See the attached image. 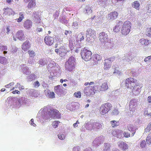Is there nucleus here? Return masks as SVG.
<instances>
[{"instance_id":"1","label":"nucleus","mask_w":151,"mask_h":151,"mask_svg":"<svg viewBox=\"0 0 151 151\" xmlns=\"http://www.w3.org/2000/svg\"><path fill=\"white\" fill-rule=\"evenodd\" d=\"M94 83L93 82H91L90 83L86 82L84 84L85 86L89 85V86L86 87L84 90V93L87 96H92L95 94L96 91V86H91Z\"/></svg>"},{"instance_id":"2","label":"nucleus","mask_w":151,"mask_h":151,"mask_svg":"<svg viewBox=\"0 0 151 151\" xmlns=\"http://www.w3.org/2000/svg\"><path fill=\"white\" fill-rule=\"evenodd\" d=\"M76 65V59L73 56L70 57L68 60L66 62L65 64V68L66 70L71 71H73L75 68Z\"/></svg>"},{"instance_id":"3","label":"nucleus","mask_w":151,"mask_h":151,"mask_svg":"<svg viewBox=\"0 0 151 151\" xmlns=\"http://www.w3.org/2000/svg\"><path fill=\"white\" fill-rule=\"evenodd\" d=\"M131 26L132 24L130 21H125L122 24L121 28V33L122 34L124 35H128L130 32Z\"/></svg>"},{"instance_id":"4","label":"nucleus","mask_w":151,"mask_h":151,"mask_svg":"<svg viewBox=\"0 0 151 151\" xmlns=\"http://www.w3.org/2000/svg\"><path fill=\"white\" fill-rule=\"evenodd\" d=\"M112 106L110 103H106L101 105L100 108V113L102 115L108 112L111 109Z\"/></svg>"},{"instance_id":"5","label":"nucleus","mask_w":151,"mask_h":151,"mask_svg":"<svg viewBox=\"0 0 151 151\" xmlns=\"http://www.w3.org/2000/svg\"><path fill=\"white\" fill-rule=\"evenodd\" d=\"M91 52L87 49L84 48L81 51V55L85 61H87L91 59Z\"/></svg>"},{"instance_id":"6","label":"nucleus","mask_w":151,"mask_h":151,"mask_svg":"<svg viewBox=\"0 0 151 151\" xmlns=\"http://www.w3.org/2000/svg\"><path fill=\"white\" fill-rule=\"evenodd\" d=\"M136 81L134 78L130 77L127 79L125 81V86L128 88L132 89Z\"/></svg>"},{"instance_id":"7","label":"nucleus","mask_w":151,"mask_h":151,"mask_svg":"<svg viewBox=\"0 0 151 151\" xmlns=\"http://www.w3.org/2000/svg\"><path fill=\"white\" fill-rule=\"evenodd\" d=\"M137 101L135 99H132L129 102V109L132 112L137 110Z\"/></svg>"},{"instance_id":"8","label":"nucleus","mask_w":151,"mask_h":151,"mask_svg":"<svg viewBox=\"0 0 151 151\" xmlns=\"http://www.w3.org/2000/svg\"><path fill=\"white\" fill-rule=\"evenodd\" d=\"M142 87V86H141L138 84H136L132 88L131 91L133 95L136 96L139 94Z\"/></svg>"},{"instance_id":"9","label":"nucleus","mask_w":151,"mask_h":151,"mask_svg":"<svg viewBox=\"0 0 151 151\" xmlns=\"http://www.w3.org/2000/svg\"><path fill=\"white\" fill-rule=\"evenodd\" d=\"M48 114L50 117L53 118L58 117L60 114L58 111L56 109H54L53 108L50 109H48Z\"/></svg>"},{"instance_id":"10","label":"nucleus","mask_w":151,"mask_h":151,"mask_svg":"<svg viewBox=\"0 0 151 151\" xmlns=\"http://www.w3.org/2000/svg\"><path fill=\"white\" fill-rule=\"evenodd\" d=\"M101 59V55L98 54H94L93 56L92 63L93 65H98L100 63Z\"/></svg>"},{"instance_id":"11","label":"nucleus","mask_w":151,"mask_h":151,"mask_svg":"<svg viewBox=\"0 0 151 151\" xmlns=\"http://www.w3.org/2000/svg\"><path fill=\"white\" fill-rule=\"evenodd\" d=\"M45 43L47 45L51 46L54 42V38L49 35L46 36L44 39Z\"/></svg>"},{"instance_id":"12","label":"nucleus","mask_w":151,"mask_h":151,"mask_svg":"<svg viewBox=\"0 0 151 151\" xmlns=\"http://www.w3.org/2000/svg\"><path fill=\"white\" fill-rule=\"evenodd\" d=\"M4 12L3 15L4 16H10L14 15L15 13L12 9L7 7L3 9Z\"/></svg>"},{"instance_id":"13","label":"nucleus","mask_w":151,"mask_h":151,"mask_svg":"<svg viewBox=\"0 0 151 151\" xmlns=\"http://www.w3.org/2000/svg\"><path fill=\"white\" fill-rule=\"evenodd\" d=\"M99 40L102 42H106L108 39V35L104 32H102L99 35Z\"/></svg>"},{"instance_id":"14","label":"nucleus","mask_w":151,"mask_h":151,"mask_svg":"<svg viewBox=\"0 0 151 151\" xmlns=\"http://www.w3.org/2000/svg\"><path fill=\"white\" fill-rule=\"evenodd\" d=\"M117 144L119 149L125 151L128 148V145L123 141H119Z\"/></svg>"},{"instance_id":"15","label":"nucleus","mask_w":151,"mask_h":151,"mask_svg":"<svg viewBox=\"0 0 151 151\" xmlns=\"http://www.w3.org/2000/svg\"><path fill=\"white\" fill-rule=\"evenodd\" d=\"M15 36L16 38L20 40H24L25 37L23 32L22 30H19L16 33Z\"/></svg>"},{"instance_id":"16","label":"nucleus","mask_w":151,"mask_h":151,"mask_svg":"<svg viewBox=\"0 0 151 151\" xmlns=\"http://www.w3.org/2000/svg\"><path fill=\"white\" fill-rule=\"evenodd\" d=\"M23 24V26L25 29H29L32 27V22L31 20L27 19L24 22Z\"/></svg>"},{"instance_id":"17","label":"nucleus","mask_w":151,"mask_h":151,"mask_svg":"<svg viewBox=\"0 0 151 151\" xmlns=\"http://www.w3.org/2000/svg\"><path fill=\"white\" fill-rule=\"evenodd\" d=\"M63 87L62 85H58L55 86V92L58 95H61L63 92Z\"/></svg>"},{"instance_id":"18","label":"nucleus","mask_w":151,"mask_h":151,"mask_svg":"<svg viewBox=\"0 0 151 151\" xmlns=\"http://www.w3.org/2000/svg\"><path fill=\"white\" fill-rule=\"evenodd\" d=\"M118 15V13L117 12H112L108 14V19L112 20L116 19Z\"/></svg>"},{"instance_id":"19","label":"nucleus","mask_w":151,"mask_h":151,"mask_svg":"<svg viewBox=\"0 0 151 151\" xmlns=\"http://www.w3.org/2000/svg\"><path fill=\"white\" fill-rule=\"evenodd\" d=\"M33 15L34 17V19H33L34 22L37 24L40 23L41 22V19L39 14L35 12L33 13Z\"/></svg>"},{"instance_id":"20","label":"nucleus","mask_w":151,"mask_h":151,"mask_svg":"<svg viewBox=\"0 0 151 151\" xmlns=\"http://www.w3.org/2000/svg\"><path fill=\"white\" fill-rule=\"evenodd\" d=\"M104 127L103 124L102 123H99L98 122H94L93 124V129H102Z\"/></svg>"},{"instance_id":"21","label":"nucleus","mask_w":151,"mask_h":151,"mask_svg":"<svg viewBox=\"0 0 151 151\" xmlns=\"http://www.w3.org/2000/svg\"><path fill=\"white\" fill-rule=\"evenodd\" d=\"M45 95L48 98L53 99L55 98V94L53 92H51L47 90L45 91Z\"/></svg>"},{"instance_id":"22","label":"nucleus","mask_w":151,"mask_h":151,"mask_svg":"<svg viewBox=\"0 0 151 151\" xmlns=\"http://www.w3.org/2000/svg\"><path fill=\"white\" fill-rule=\"evenodd\" d=\"M30 47V45L29 41H26L22 45V49L24 51H26L28 50Z\"/></svg>"},{"instance_id":"23","label":"nucleus","mask_w":151,"mask_h":151,"mask_svg":"<svg viewBox=\"0 0 151 151\" xmlns=\"http://www.w3.org/2000/svg\"><path fill=\"white\" fill-rule=\"evenodd\" d=\"M108 89L107 83L106 82H104L99 87L100 91H105Z\"/></svg>"},{"instance_id":"24","label":"nucleus","mask_w":151,"mask_h":151,"mask_svg":"<svg viewBox=\"0 0 151 151\" xmlns=\"http://www.w3.org/2000/svg\"><path fill=\"white\" fill-rule=\"evenodd\" d=\"M122 24L123 22L122 21H119L113 29L114 31L116 32H119L120 31V29Z\"/></svg>"},{"instance_id":"25","label":"nucleus","mask_w":151,"mask_h":151,"mask_svg":"<svg viewBox=\"0 0 151 151\" xmlns=\"http://www.w3.org/2000/svg\"><path fill=\"white\" fill-rule=\"evenodd\" d=\"M86 32V35L88 36L93 37L95 36L96 33L95 31L92 30L91 29H88Z\"/></svg>"},{"instance_id":"26","label":"nucleus","mask_w":151,"mask_h":151,"mask_svg":"<svg viewBox=\"0 0 151 151\" xmlns=\"http://www.w3.org/2000/svg\"><path fill=\"white\" fill-rule=\"evenodd\" d=\"M21 67L23 72L24 73L26 74H28L29 72V69L28 67L25 66V65L24 64L21 65Z\"/></svg>"},{"instance_id":"27","label":"nucleus","mask_w":151,"mask_h":151,"mask_svg":"<svg viewBox=\"0 0 151 151\" xmlns=\"http://www.w3.org/2000/svg\"><path fill=\"white\" fill-rule=\"evenodd\" d=\"M139 41L141 44L143 45H147L150 44L149 40L144 39H140Z\"/></svg>"},{"instance_id":"28","label":"nucleus","mask_w":151,"mask_h":151,"mask_svg":"<svg viewBox=\"0 0 151 151\" xmlns=\"http://www.w3.org/2000/svg\"><path fill=\"white\" fill-rule=\"evenodd\" d=\"M132 6L137 10H139V9L140 4L138 1H135L133 2L132 4Z\"/></svg>"},{"instance_id":"29","label":"nucleus","mask_w":151,"mask_h":151,"mask_svg":"<svg viewBox=\"0 0 151 151\" xmlns=\"http://www.w3.org/2000/svg\"><path fill=\"white\" fill-rule=\"evenodd\" d=\"M104 69L105 70H107L111 67V63L109 62L106 61L105 60H104Z\"/></svg>"},{"instance_id":"30","label":"nucleus","mask_w":151,"mask_h":151,"mask_svg":"<svg viewBox=\"0 0 151 151\" xmlns=\"http://www.w3.org/2000/svg\"><path fill=\"white\" fill-rule=\"evenodd\" d=\"M35 0H31L29 3L28 7L29 8H32L35 6Z\"/></svg>"},{"instance_id":"31","label":"nucleus","mask_w":151,"mask_h":151,"mask_svg":"<svg viewBox=\"0 0 151 151\" xmlns=\"http://www.w3.org/2000/svg\"><path fill=\"white\" fill-rule=\"evenodd\" d=\"M19 18L16 19L15 20H16L19 23L21 22L24 19V15L22 12L19 13Z\"/></svg>"},{"instance_id":"32","label":"nucleus","mask_w":151,"mask_h":151,"mask_svg":"<svg viewBox=\"0 0 151 151\" xmlns=\"http://www.w3.org/2000/svg\"><path fill=\"white\" fill-rule=\"evenodd\" d=\"M118 121H116L115 120H112L110 122V123L111 126L113 127H114L118 126Z\"/></svg>"},{"instance_id":"33","label":"nucleus","mask_w":151,"mask_h":151,"mask_svg":"<svg viewBox=\"0 0 151 151\" xmlns=\"http://www.w3.org/2000/svg\"><path fill=\"white\" fill-rule=\"evenodd\" d=\"M0 49L2 51H4L3 53L4 54L7 53V51L6 50H7V47L6 46V45H1L0 46Z\"/></svg>"},{"instance_id":"34","label":"nucleus","mask_w":151,"mask_h":151,"mask_svg":"<svg viewBox=\"0 0 151 151\" xmlns=\"http://www.w3.org/2000/svg\"><path fill=\"white\" fill-rule=\"evenodd\" d=\"M146 34L149 37H151V27L146 29Z\"/></svg>"},{"instance_id":"35","label":"nucleus","mask_w":151,"mask_h":151,"mask_svg":"<svg viewBox=\"0 0 151 151\" xmlns=\"http://www.w3.org/2000/svg\"><path fill=\"white\" fill-rule=\"evenodd\" d=\"M7 60L5 57L0 56V63L2 64H4L6 63Z\"/></svg>"},{"instance_id":"36","label":"nucleus","mask_w":151,"mask_h":151,"mask_svg":"<svg viewBox=\"0 0 151 151\" xmlns=\"http://www.w3.org/2000/svg\"><path fill=\"white\" fill-rule=\"evenodd\" d=\"M55 51L57 53H59L60 56H62V54H61L62 53H63V54L65 53V52L64 51H62L61 50V47H60L59 49H55Z\"/></svg>"},{"instance_id":"37","label":"nucleus","mask_w":151,"mask_h":151,"mask_svg":"<svg viewBox=\"0 0 151 151\" xmlns=\"http://www.w3.org/2000/svg\"><path fill=\"white\" fill-rule=\"evenodd\" d=\"M85 10L87 13L88 14H90L92 12L91 7L88 6H87L85 7Z\"/></svg>"},{"instance_id":"38","label":"nucleus","mask_w":151,"mask_h":151,"mask_svg":"<svg viewBox=\"0 0 151 151\" xmlns=\"http://www.w3.org/2000/svg\"><path fill=\"white\" fill-rule=\"evenodd\" d=\"M116 136L118 138H120L122 134V130H118L116 131Z\"/></svg>"},{"instance_id":"39","label":"nucleus","mask_w":151,"mask_h":151,"mask_svg":"<svg viewBox=\"0 0 151 151\" xmlns=\"http://www.w3.org/2000/svg\"><path fill=\"white\" fill-rule=\"evenodd\" d=\"M69 46L71 50H72L74 47V45L73 43V40H69Z\"/></svg>"},{"instance_id":"40","label":"nucleus","mask_w":151,"mask_h":151,"mask_svg":"<svg viewBox=\"0 0 151 151\" xmlns=\"http://www.w3.org/2000/svg\"><path fill=\"white\" fill-rule=\"evenodd\" d=\"M55 39L56 40V43L59 45L63 43V40L62 39L60 38L59 37H56Z\"/></svg>"},{"instance_id":"41","label":"nucleus","mask_w":151,"mask_h":151,"mask_svg":"<svg viewBox=\"0 0 151 151\" xmlns=\"http://www.w3.org/2000/svg\"><path fill=\"white\" fill-rule=\"evenodd\" d=\"M140 147L142 148H145L146 146V143L145 140H142L140 143Z\"/></svg>"},{"instance_id":"42","label":"nucleus","mask_w":151,"mask_h":151,"mask_svg":"<svg viewBox=\"0 0 151 151\" xmlns=\"http://www.w3.org/2000/svg\"><path fill=\"white\" fill-rule=\"evenodd\" d=\"M146 141L147 143L148 144H150L151 143V134H149L146 139Z\"/></svg>"},{"instance_id":"43","label":"nucleus","mask_w":151,"mask_h":151,"mask_svg":"<svg viewBox=\"0 0 151 151\" xmlns=\"http://www.w3.org/2000/svg\"><path fill=\"white\" fill-rule=\"evenodd\" d=\"M74 96L77 98H80L81 97V93L80 91L76 92L74 93Z\"/></svg>"},{"instance_id":"44","label":"nucleus","mask_w":151,"mask_h":151,"mask_svg":"<svg viewBox=\"0 0 151 151\" xmlns=\"http://www.w3.org/2000/svg\"><path fill=\"white\" fill-rule=\"evenodd\" d=\"M60 123V122L58 121H55L53 122L52 123V125L54 128H57L58 125L59 123Z\"/></svg>"},{"instance_id":"45","label":"nucleus","mask_w":151,"mask_h":151,"mask_svg":"<svg viewBox=\"0 0 151 151\" xmlns=\"http://www.w3.org/2000/svg\"><path fill=\"white\" fill-rule=\"evenodd\" d=\"M127 127L128 130L130 132L134 131V128L133 126L131 124H129L127 126Z\"/></svg>"},{"instance_id":"46","label":"nucleus","mask_w":151,"mask_h":151,"mask_svg":"<svg viewBox=\"0 0 151 151\" xmlns=\"http://www.w3.org/2000/svg\"><path fill=\"white\" fill-rule=\"evenodd\" d=\"M114 71L113 72L114 74H117L120 75L121 74V72L118 69H117V68H114Z\"/></svg>"},{"instance_id":"47","label":"nucleus","mask_w":151,"mask_h":151,"mask_svg":"<svg viewBox=\"0 0 151 151\" xmlns=\"http://www.w3.org/2000/svg\"><path fill=\"white\" fill-rule=\"evenodd\" d=\"M115 57H112L109 58L105 59V60L106 61H108V62H109L110 63H111V62L113 61Z\"/></svg>"},{"instance_id":"48","label":"nucleus","mask_w":151,"mask_h":151,"mask_svg":"<svg viewBox=\"0 0 151 151\" xmlns=\"http://www.w3.org/2000/svg\"><path fill=\"white\" fill-rule=\"evenodd\" d=\"M28 52L30 57H33L35 56V52L34 51L29 50Z\"/></svg>"},{"instance_id":"49","label":"nucleus","mask_w":151,"mask_h":151,"mask_svg":"<svg viewBox=\"0 0 151 151\" xmlns=\"http://www.w3.org/2000/svg\"><path fill=\"white\" fill-rule=\"evenodd\" d=\"M58 138L61 140L64 139L65 138V136L64 134H59L58 135Z\"/></svg>"},{"instance_id":"50","label":"nucleus","mask_w":151,"mask_h":151,"mask_svg":"<svg viewBox=\"0 0 151 151\" xmlns=\"http://www.w3.org/2000/svg\"><path fill=\"white\" fill-rule=\"evenodd\" d=\"M124 136L125 138H128L130 137V134L129 133L124 132L123 133Z\"/></svg>"},{"instance_id":"51","label":"nucleus","mask_w":151,"mask_h":151,"mask_svg":"<svg viewBox=\"0 0 151 151\" xmlns=\"http://www.w3.org/2000/svg\"><path fill=\"white\" fill-rule=\"evenodd\" d=\"M105 149L104 150L105 151L106 150H107L109 149L110 147V145L108 143H105Z\"/></svg>"},{"instance_id":"52","label":"nucleus","mask_w":151,"mask_h":151,"mask_svg":"<svg viewBox=\"0 0 151 151\" xmlns=\"http://www.w3.org/2000/svg\"><path fill=\"white\" fill-rule=\"evenodd\" d=\"M35 75L34 74H31L29 76V78L31 80H34L35 78Z\"/></svg>"},{"instance_id":"53","label":"nucleus","mask_w":151,"mask_h":151,"mask_svg":"<svg viewBox=\"0 0 151 151\" xmlns=\"http://www.w3.org/2000/svg\"><path fill=\"white\" fill-rule=\"evenodd\" d=\"M147 6V12L149 13H151V4L148 5Z\"/></svg>"},{"instance_id":"54","label":"nucleus","mask_w":151,"mask_h":151,"mask_svg":"<svg viewBox=\"0 0 151 151\" xmlns=\"http://www.w3.org/2000/svg\"><path fill=\"white\" fill-rule=\"evenodd\" d=\"M29 123L32 125L33 126H36V124L34 123V119H31V120L29 122Z\"/></svg>"},{"instance_id":"55","label":"nucleus","mask_w":151,"mask_h":151,"mask_svg":"<svg viewBox=\"0 0 151 151\" xmlns=\"http://www.w3.org/2000/svg\"><path fill=\"white\" fill-rule=\"evenodd\" d=\"M40 86V84L38 81H37L35 82V86L38 87Z\"/></svg>"},{"instance_id":"56","label":"nucleus","mask_w":151,"mask_h":151,"mask_svg":"<svg viewBox=\"0 0 151 151\" xmlns=\"http://www.w3.org/2000/svg\"><path fill=\"white\" fill-rule=\"evenodd\" d=\"M59 15V13L57 12H56L53 15L54 17H55V18L56 19L58 17Z\"/></svg>"},{"instance_id":"57","label":"nucleus","mask_w":151,"mask_h":151,"mask_svg":"<svg viewBox=\"0 0 151 151\" xmlns=\"http://www.w3.org/2000/svg\"><path fill=\"white\" fill-rule=\"evenodd\" d=\"M12 93L14 94L16 93L19 94H20V92L19 91H18V90H15L12 91Z\"/></svg>"},{"instance_id":"58","label":"nucleus","mask_w":151,"mask_h":151,"mask_svg":"<svg viewBox=\"0 0 151 151\" xmlns=\"http://www.w3.org/2000/svg\"><path fill=\"white\" fill-rule=\"evenodd\" d=\"M81 37L80 38L79 40L78 41H80V42H81L82 41H83L84 40V36L82 35H81Z\"/></svg>"},{"instance_id":"59","label":"nucleus","mask_w":151,"mask_h":151,"mask_svg":"<svg viewBox=\"0 0 151 151\" xmlns=\"http://www.w3.org/2000/svg\"><path fill=\"white\" fill-rule=\"evenodd\" d=\"M149 58V57L148 56L146 58L144 59V61L146 62L151 61L150 60V59Z\"/></svg>"},{"instance_id":"60","label":"nucleus","mask_w":151,"mask_h":151,"mask_svg":"<svg viewBox=\"0 0 151 151\" xmlns=\"http://www.w3.org/2000/svg\"><path fill=\"white\" fill-rule=\"evenodd\" d=\"M150 130V128L149 127H147L145 129V131L146 132H149Z\"/></svg>"},{"instance_id":"61","label":"nucleus","mask_w":151,"mask_h":151,"mask_svg":"<svg viewBox=\"0 0 151 151\" xmlns=\"http://www.w3.org/2000/svg\"><path fill=\"white\" fill-rule=\"evenodd\" d=\"M147 101L149 103H151V96H149L147 98Z\"/></svg>"},{"instance_id":"62","label":"nucleus","mask_w":151,"mask_h":151,"mask_svg":"<svg viewBox=\"0 0 151 151\" xmlns=\"http://www.w3.org/2000/svg\"><path fill=\"white\" fill-rule=\"evenodd\" d=\"M79 148L78 147H75L73 148V151H78Z\"/></svg>"},{"instance_id":"63","label":"nucleus","mask_w":151,"mask_h":151,"mask_svg":"<svg viewBox=\"0 0 151 151\" xmlns=\"http://www.w3.org/2000/svg\"><path fill=\"white\" fill-rule=\"evenodd\" d=\"M73 26L75 27L76 26L78 25V23L77 22H73Z\"/></svg>"},{"instance_id":"64","label":"nucleus","mask_w":151,"mask_h":151,"mask_svg":"<svg viewBox=\"0 0 151 151\" xmlns=\"http://www.w3.org/2000/svg\"><path fill=\"white\" fill-rule=\"evenodd\" d=\"M60 47L61 48V50L62 51H64L65 50V47L64 46H62Z\"/></svg>"}]
</instances>
